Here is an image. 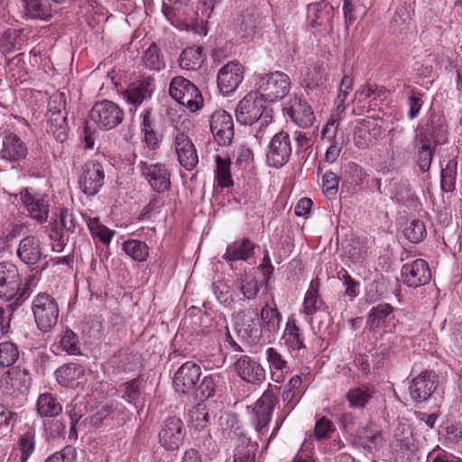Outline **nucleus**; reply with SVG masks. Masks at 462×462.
Listing matches in <instances>:
<instances>
[{
    "label": "nucleus",
    "mask_w": 462,
    "mask_h": 462,
    "mask_svg": "<svg viewBox=\"0 0 462 462\" xmlns=\"http://www.w3.org/2000/svg\"><path fill=\"white\" fill-rule=\"evenodd\" d=\"M43 245L34 235L22 238L16 249L17 257L27 265L36 264L42 257Z\"/></svg>",
    "instance_id": "bb28decb"
},
{
    "label": "nucleus",
    "mask_w": 462,
    "mask_h": 462,
    "mask_svg": "<svg viewBox=\"0 0 462 462\" xmlns=\"http://www.w3.org/2000/svg\"><path fill=\"white\" fill-rule=\"evenodd\" d=\"M333 7L327 0H319L307 5V21L318 32L332 29Z\"/></svg>",
    "instance_id": "f3484780"
},
{
    "label": "nucleus",
    "mask_w": 462,
    "mask_h": 462,
    "mask_svg": "<svg viewBox=\"0 0 462 462\" xmlns=\"http://www.w3.org/2000/svg\"><path fill=\"white\" fill-rule=\"evenodd\" d=\"M403 235L411 243L421 242L427 236L424 222L416 218L410 220L404 227Z\"/></svg>",
    "instance_id": "3c124183"
},
{
    "label": "nucleus",
    "mask_w": 462,
    "mask_h": 462,
    "mask_svg": "<svg viewBox=\"0 0 462 462\" xmlns=\"http://www.w3.org/2000/svg\"><path fill=\"white\" fill-rule=\"evenodd\" d=\"M291 89L289 76L282 71H273L262 75L257 81L256 92L267 103L284 98Z\"/></svg>",
    "instance_id": "20e7f679"
},
{
    "label": "nucleus",
    "mask_w": 462,
    "mask_h": 462,
    "mask_svg": "<svg viewBox=\"0 0 462 462\" xmlns=\"http://www.w3.org/2000/svg\"><path fill=\"white\" fill-rule=\"evenodd\" d=\"M173 146L179 163L187 171H192L199 162L194 143L184 133L177 131L173 137Z\"/></svg>",
    "instance_id": "aec40b11"
},
{
    "label": "nucleus",
    "mask_w": 462,
    "mask_h": 462,
    "mask_svg": "<svg viewBox=\"0 0 462 462\" xmlns=\"http://www.w3.org/2000/svg\"><path fill=\"white\" fill-rule=\"evenodd\" d=\"M324 82L325 78L321 69L309 68L302 79V86L308 90H313L322 86Z\"/></svg>",
    "instance_id": "338daca9"
},
{
    "label": "nucleus",
    "mask_w": 462,
    "mask_h": 462,
    "mask_svg": "<svg viewBox=\"0 0 462 462\" xmlns=\"http://www.w3.org/2000/svg\"><path fill=\"white\" fill-rule=\"evenodd\" d=\"M28 153L25 143L14 133L4 132L0 158L8 162L23 160Z\"/></svg>",
    "instance_id": "393cba45"
},
{
    "label": "nucleus",
    "mask_w": 462,
    "mask_h": 462,
    "mask_svg": "<svg viewBox=\"0 0 462 462\" xmlns=\"http://www.w3.org/2000/svg\"><path fill=\"white\" fill-rule=\"evenodd\" d=\"M204 58L200 47H188L180 56V67L187 70H196L203 64Z\"/></svg>",
    "instance_id": "37998d69"
},
{
    "label": "nucleus",
    "mask_w": 462,
    "mask_h": 462,
    "mask_svg": "<svg viewBox=\"0 0 462 462\" xmlns=\"http://www.w3.org/2000/svg\"><path fill=\"white\" fill-rule=\"evenodd\" d=\"M244 79V68L242 64L230 61L223 66L217 74V87L224 95L234 92Z\"/></svg>",
    "instance_id": "4be33fe9"
},
{
    "label": "nucleus",
    "mask_w": 462,
    "mask_h": 462,
    "mask_svg": "<svg viewBox=\"0 0 462 462\" xmlns=\"http://www.w3.org/2000/svg\"><path fill=\"white\" fill-rule=\"evenodd\" d=\"M353 79L348 75H345L342 78L338 88V93L335 99L336 112L337 115L343 113L346 110V101L349 96V93L353 89Z\"/></svg>",
    "instance_id": "603ef678"
},
{
    "label": "nucleus",
    "mask_w": 462,
    "mask_h": 462,
    "mask_svg": "<svg viewBox=\"0 0 462 462\" xmlns=\"http://www.w3.org/2000/svg\"><path fill=\"white\" fill-rule=\"evenodd\" d=\"M235 327L237 334L245 339L256 340L261 337L258 313L255 309H245L236 316Z\"/></svg>",
    "instance_id": "5701e85b"
},
{
    "label": "nucleus",
    "mask_w": 462,
    "mask_h": 462,
    "mask_svg": "<svg viewBox=\"0 0 462 462\" xmlns=\"http://www.w3.org/2000/svg\"><path fill=\"white\" fill-rule=\"evenodd\" d=\"M234 369L239 378L247 383L259 385L265 380V369L257 359L247 355L236 356Z\"/></svg>",
    "instance_id": "4468645a"
},
{
    "label": "nucleus",
    "mask_w": 462,
    "mask_h": 462,
    "mask_svg": "<svg viewBox=\"0 0 462 462\" xmlns=\"http://www.w3.org/2000/svg\"><path fill=\"white\" fill-rule=\"evenodd\" d=\"M25 15L32 19L48 21L51 14L48 7L43 6L41 0H23Z\"/></svg>",
    "instance_id": "5fc2aeb1"
},
{
    "label": "nucleus",
    "mask_w": 462,
    "mask_h": 462,
    "mask_svg": "<svg viewBox=\"0 0 462 462\" xmlns=\"http://www.w3.org/2000/svg\"><path fill=\"white\" fill-rule=\"evenodd\" d=\"M68 130L67 116L65 114L56 111L52 115H50L47 131L51 134L58 142L63 143L66 141Z\"/></svg>",
    "instance_id": "a19ab883"
},
{
    "label": "nucleus",
    "mask_w": 462,
    "mask_h": 462,
    "mask_svg": "<svg viewBox=\"0 0 462 462\" xmlns=\"http://www.w3.org/2000/svg\"><path fill=\"white\" fill-rule=\"evenodd\" d=\"M393 307L388 303L373 307L368 314L366 324L372 329L383 327L391 319Z\"/></svg>",
    "instance_id": "79ce46f5"
},
{
    "label": "nucleus",
    "mask_w": 462,
    "mask_h": 462,
    "mask_svg": "<svg viewBox=\"0 0 462 462\" xmlns=\"http://www.w3.org/2000/svg\"><path fill=\"white\" fill-rule=\"evenodd\" d=\"M260 317L261 332L264 331L274 335L279 331L282 314L279 312L277 308H273L269 304H265L261 310Z\"/></svg>",
    "instance_id": "c9c22d12"
},
{
    "label": "nucleus",
    "mask_w": 462,
    "mask_h": 462,
    "mask_svg": "<svg viewBox=\"0 0 462 462\" xmlns=\"http://www.w3.org/2000/svg\"><path fill=\"white\" fill-rule=\"evenodd\" d=\"M171 97L191 112L199 110L203 106V97L194 83L181 77H174L169 86Z\"/></svg>",
    "instance_id": "39448f33"
},
{
    "label": "nucleus",
    "mask_w": 462,
    "mask_h": 462,
    "mask_svg": "<svg viewBox=\"0 0 462 462\" xmlns=\"http://www.w3.org/2000/svg\"><path fill=\"white\" fill-rule=\"evenodd\" d=\"M281 341L291 354L299 353L307 347L303 333L293 318L287 319Z\"/></svg>",
    "instance_id": "c756f323"
},
{
    "label": "nucleus",
    "mask_w": 462,
    "mask_h": 462,
    "mask_svg": "<svg viewBox=\"0 0 462 462\" xmlns=\"http://www.w3.org/2000/svg\"><path fill=\"white\" fill-rule=\"evenodd\" d=\"M259 24V17L254 12L246 10L240 18V30L243 37L253 34Z\"/></svg>",
    "instance_id": "774afa93"
},
{
    "label": "nucleus",
    "mask_w": 462,
    "mask_h": 462,
    "mask_svg": "<svg viewBox=\"0 0 462 462\" xmlns=\"http://www.w3.org/2000/svg\"><path fill=\"white\" fill-rule=\"evenodd\" d=\"M210 130L220 145H229L234 138L232 116L225 110L215 111L210 118Z\"/></svg>",
    "instance_id": "412c9836"
},
{
    "label": "nucleus",
    "mask_w": 462,
    "mask_h": 462,
    "mask_svg": "<svg viewBox=\"0 0 462 462\" xmlns=\"http://www.w3.org/2000/svg\"><path fill=\"white\" fill-rule=\"evenodd\" d=\"M37 413L41 417H56L62 411L60 402L50 393L39 395L36 402Z\"/></svg>",
    "instance_id": "e433bc0d"
},
{
    "label": "nucleus",
    "mask_w": 462,
    "mask_h": 462,
    "mask_svg": "<svg viewBox=\"0 0 462 462\" xmlns=\"http://www.w3.org/2000/svg\"><path fill=\"white\" fill-rule=\"evenodd\" d=\"M31 384V378L26 369L15 366L7 370L0 378V388L5 396L19 399L24 396Z\"/></svg>",
    "instance_id": "1a4fd4ad"
},
{
    "label": "nucleus",
    "mask_w": 462,
    "mask_h": 462,
    "mask_svg": "<svg viewBox=\"0 0 462 462\" xmlns=\"http://www.w3.org/2000/svg\"><path fill=\"white\" fill-rule=\"evenodd\" d=\"M60 348L68 353L69 355H79L80 345L76 333L70 329H66L60 336L59 340Z\"/></svg>",
    "instance_id": "13d9d810"
},
{
    "label": "nucleus",
    "mask_w": 462,
    "mask_h": 462,
    "mask_svg": "<svg viewBox=\"0 0 462 462\" xmlns=\"http://www.w3.org/2000/svg\"><path fill=\"white\" fill-rule=\"evenodd\" d=\"M385 90L383 87L376 84H366L358 89L354 96L353 103L358 109L356 114H361L365 110L377 106L385 98ZM356 113V108H354Z\"/></svg>",
    "instance_id": "b1692460"
},
{
    "label": "nucleus",
    "mask_w": 462,
    "mask_h": 462,
    "mask_svg": "<svg viewBox=\"0 0 462 462\" xmlns=\"http://www.w3.org/2000/svg\"><path fill=\"white\" fill-rule=\"evenodd\" d=\"M394 199L398 203L405 205L407 207H415L417 204V197L411 191L409 185L399 184L394 189Z\"/></svg>",
    "instance_id": "0e129e2a"
},
{
    "label": "nucleus",
    "mask_w": 462,
    "mask_h": 462,
    "mask_svg": "<svg viewBox=\"0 0 462 462\" xmlns=\"http://www.w3.org/2000/svg\"><path fill=\"white\" fill-rule=\"evenodd\" d=\"M217 169H216V181L221 188H228L233 185V180L230 173V160L229 158H223L220 155L215 157Z\"/></svg>",
    "instance_id": "09e8293b"
},
{
    "label": "nucleus",
    "mask_w": 462,
    "mask_h": 462,
    "mask_svg": "<svg viewBox=\"0 0 462 462\" xmlns=\"http://www.w3.org/2000/svg\"><path fill=\"white\" fill-rule=\"evenodd\" d=\"M236 117L238 123L244 125H251L258 120H262L260 130L255 136L260 138L263 126H266L273 118V110L269 109L266 102L256 91L246 94L237 104Z\"/></svg>",
    "instance_id": "f257e3e1"
},
{
    "label": "nucleus",
    "mask_w": 462,
    "mask_h": 462,
    "mask_svg": "<svg viewBox=\"0 0 462 462\" xmlns=\"http://www.w3.org/2000/svg\"><path fill=\"white\" fill-rule=\"evenodd\" d=\"M257 444L246 435H241L234 450V462H254Z\"/></svg>",
    "instance_id": "ea45409f"
},
{
    "label": "nucleus",
    "mask_w": 462,
    "mask_h": 462,
    "mask_svg": "<svg viewBox=\"0 0 462 462\" xmlns=\"http://www.w3.org/2000/svg\"><path fill=\"white\" fill-rule=\"evenodd\" d=\"M277 397L272 390H266L255 402L253 412V424L259 434H263L272 418Z\"/></svg>",
    "instance_id": "6ab92c4d"
},
{
    "label": "nucleus",
    "mask_w": 462,
    "mask_h": 462,
    "mask_svg": "<svg viewBox=\"0 0 462 462\" xmlns=\"http://www.w3.org/2000/svg\"><path fill=\"white\" fill-rule=\"evenodd\" d=\"M153 91V79L144 78L132 83L123 93L125 99L134 106H140L145 99L151 97Z\"/></svg>",
    "instance_id": "473e14b6"
},
{
    "label": "nucleus",
    "mask_w": 462,
    "mask_h": 462,
    "mask_svg": "<svg viewBox=\"0 0 462 462\" xmlns=\"http://www.w3.org/2000/svg\"><path fill=\"white\" fill-rule=\"evenodd\" d=\"M292 153L291 139L288 132L280 131L270 140L266 148V162L270 167L282 168Z\"/></svg>",
    "instance_id": "6e6552de"
},
{
    "label": "nucleus",
    "mask_w": 462,
    "mask_h": 462,
    "mask_svg": "<svg viewBox=\"0 0 462 462\" xmlns=\"http://www.w3.org/2000/svg\"><path fill=\"white\" fill-rule=\"evenodd\" d=\"M123 250L134 261L143 262L149 254V248L144 242L130 239L123 244Z\"/></svg>",
    "instance_id": "8fccbe9b"
},
{
    "label": "nucleus",
    "mask_w": 462,
    "mask_h": 462,
    "mask_svg": "<svg viewBox=\"0 0 462 462\" xmlns=\"http://www.w3.org/2000/svg\"><path fill=\"white\" fill-rule=\"evenodd\" d=\"M32 310L37 328L42 332L51 331L57 324L60 309L57 300L46 292L39 293L32 300Z\"/></svg>",
    "instance_id": "7ed1b4c3"
},
{
    "label": "nucleus",
    "mask_w": 462,
    "mask_h": 462,
    "mask_svg": "<svg viewBox=\"0 0 462 462\" xmlns=\"http://www.w3.org/2000/svg\"><path fill=\"white\" fill-rule=\"evenodd\" d=\"M139 166L142 176L154 191L162 193L170 189L171 172L165 164L140 162Z\"/></svg>",
    "instance_id": "f8f14e48"
},
{
    "label": "nucleus",
    "mask_w": 462,
    "mask_h": 462,
    "mask_svg": "<svg viewBox=\"0 0 462 462\" xmlns=\"http://www.w3.org/2000/svg\"><path fill=\"white\" fill-rule=\"evenodd\" d=\"M372 393L369 389L353 388L346 393V399L349 402V406L355 409L364 408L370 399Z\"/></svg>",
    "instance_id": "052dcab7"
},
{
    "label": "nucleus",
    "mask_w": 462,
    "mask_h": 462,
    "mask_svg": "<svg viewBox=\"0 0 462 462\" xmlns=\"http://www.w3.org/2000/svg\"><path fill=\"white\" fill-rule=\"evenodd\" d=\"M20 198L32 219L41 225L47 222L50 208L47 195L28 187L20 191Z\"/></svg>",
    "instance_id": "9d476101"
},
{
    "label": "nucleus",
    "mask_w": 462,
    "mask_h": 462,
    "mask_svg": "<svg viewBox=\"0 0 462 462\" xmlns=\"http://www.w3.org/2000/svg\"><path fill=\"white\" fill-rule=\"evenodd\" d=\"M88 405L84 399L76 398L67 407L66 412L71 420V429L87 415Z\"/></svg>",
    "instance_id": "680f3d73"
},
{
    "label": "nucleus",
    "mask_w": 462,
    "mask_h": 462,
    "mask_svg": "<svg viewBox=\"0 0 462 462\" xmlns=\"http://www.w3.org/2000/svg\"><path fill=\"white\" fill-rule=\"evenodd\" d=\"M326 308V304L319 294V281L318 278L313 279L310 281L305 293L300 312L305 315V319L311 325L314 314L324 310Z\"/></svg>",
    "instance_id": "cd10ccee"
},
{
    "label": "nucleus",
    "mask_w": 462,
    "mask_h": 462,
    "mask_svg": "<svg viewBox=\"0 0 462 462\" xmlns=\"http://www.w3.org/2000/svg\"><path fill=\"white\" fill-rule=\"evenodd\" d=\"M413 6L411 0H404L395 10L391 22V27L394 32L405 30L411 20Z\"/></svg>",
    "instance_id": "4c0bfd02"
},
{
    "label": "nucleus",
    "mask_w": 462,
    "mask_h": 462,
    "mask_svg": "<svg viewBox=\"0 0 462 462\" xmlns=\"http://www.w3.org/2000/svg\"><path fill=\"white\" fill-rule=\"evenodd\" d=\"M339 122L337 119L329 120L321 131V140L328 144L325 152V162L333 163L339 157L346 141L343 133H338Z\"/></svg>",
    "instance_id": "2eb2a0df"
},
{
    "label": "nucleus",
    "mask_w": 462,
    "mask_h": 462,
    "mask_svg": "<svg viewBox=\"0 0 462 462\" xmlns=\"http://www.w3.org/2000/svg\"><path fill=\"white\" fill-rule=\"evenodd\" d=\"M86 223L93 239H98L106 245L111 243L115 232L103 225L98 217H88Z\"/></svg>",
    "instance_id": "a18cd8bd"
},
{
    "label": "nucleus",
    "mask_w": 462,
    "mask_h": 462,
    "mask_svg": "<svg viewBox=\"0 0 462 462\" xmlns=\"http://www.w3.org/2000/svg\"><path fill=\"white\" fill-rule=\"evenodd\" d=\"M21 274L16 265L9 262L0 263V298L6 301L13 300L16 306L27 300L25 290L19 291Z\"/></svg>",
    "instance_id": "f03ea898"
},
{
    "label": "nucleus",
    "mask_w": 462,
    "mask_h": 462,
    "mask_svg": "<svg viewBox=\"0 0 462 462\" xmlns=\"http://www.w3.org/2000/svg\"><path fill=\"white\" fill-rule=\"evenodd\" d=\"M35 430L32 428H27L18 439V449L21 453L20 462H27L31 455L35 450Z\"/></svg>",
    "instance_id": "49530a36"
},
{
    "label": "nucleus",
    "mask_w": 462,
    "mask_h": 462,
    "mask_svg": "<svg viewBox=\"0 0 462 462\" xmlns=\"http://www.w3.org/2000/svg\"><path fill=\"white\" fill-rule=\"evenodd\" d=\"M189 423L197 430H202L208 424L209 414L204 403H199L189 412Z\"/></svg>",
    "instance_id": "864d4df0"
},
{
    "label": "nucleus",
    "mask_w": 462,
    "mask_h": 462,
    "mask_svg": "<svg viewBox=\"0 0 462 462\" xmlns=\"http://www.w3.org/2000/svg\"><path fill=\"white\" fill-rule=\"evenodd\" d=\"M186 432L180 418L172 416L166 418L159 431V442L168 450H176L182 444Z\"/></svg>",
    "instance_id": "ddd939ff"
},
{
    "label": "nucleus",
    "mask_w": 462,
    "mask_h": 462,
    "mask_svg": "<svg viewBox=\"0 0 462 462\" xmlns=\"http://www.w3.org/2000/svg\"><path fill=\"white\" fill-rule=\"evenodd\" d=\"M124 110L115 102L107 99L97 101L92 106L89 118L100 130L115 129L124 120Z\"/></svg>",
    "instance_id": "423d86ee"
},
{
    "label": "nucleus",
    "mask_w": 462,
    "mask_h": 462,
    "mask_svg": "<svg viewBox=\"0 0 462 462\" xmlns=\"http://www.w3.org/2000/svg\"><path fill=\"white\" fill-rule=\"evenodd\" d=\"M219 430H221L224 438L234 439L236 441L241 435H245L238 425L237 419L233 413H224L219 418Z\"/></svg>",
    "instance_id": "c03bdc74"
},
{
    "label": "nucleus",
    "mask_w": 462,
    "mask_h": 462,
    "mask_svg": "<svg viewBox=\"0 0 462 462\" xmlns=\"http://www.w3.org/2000/svg\"><path fill=\"white\" fill-rule=\"evenodd\" d=\"M414 148L416 149V162L421 172L430 170L435 145L431 137L426 133L420 132L414 137Z\"/></svg>",
    "instance_id": "c85d7f7f"
},
{
    "label": "nucleus",
    "mask_w": 462,
    "mask_h": 462,
    "mask_svg": "<svg viewBox=\"0 0 462 462\" xmlns=\"http://www.w3.org/2000/svg\"><path fill=\"white\" fill-rule=\"evenodd\" d=\"M219 376L217 374H209L205 376L200 383L197 384L193 393H195L196 398L208 399L209 397L213 396L216 392L217 382Z\"/></svg>",
    "instance_id": "bf43d9fd"
},
{
    "label": "nucleus",
    "mask_w": 462,
    "mask_h": 462,
    "mask_svg": "<svg viewBox=\"0 0 462 462\" xmlns=\"http://www.w3.org/2000/svg\"><path fill=\"white\" fill-rule=\"evenodd\" d=\"M130 419V413L126 408L116 400H109L101 403L96 411L85 418V420L97 428L102 425L125 423Z\"/></svg>",
    "instance_id": "0eeeda50"
},
{
    "label": "nucleus",
    "mask_w": 462,
    "mask_h": 462,
    "mask_svg": "<svg viewBox=\"0 0 462 462\" xmlns=\"http://www.w3.org/2000/svg\"><path fill=\"white\" fill-rule=\"evenodd\" d=\"M85 374L83 365L70 362L60 366L55 371V377L60 385L74 388L82 383Z\"/></svg>",
    "instance_id": "7c9ffc66"
},
{
    "label": "nucleus",
    "mask_w": 462,
    "mask_h": 462,
    "mask_svg": "<svg viewBox=\"0 0 462 462\" xmlns=\"http://www.w3.org/2000/svg\"><path fill=\"white\" fill-rule=\"evenodd\" d=\"M239 290L246 300H254L259 293L260 287L256 278L249 273H244L239 279Z\"/></svg>",
    "instance_id": "6e6d98bb"
},
{
    "label": "nucleus",
    "mask_w": 462,
    "mask_h": 462,
    "mask_svg": "<svg viewBox=\"0 0 462 462\" xmlns=\"http://www.w3.org/2000/svg\"><path fill=\"white\" fill-rule=\"evenodd\" d=\"M19 358L18 346L9 341L0 343V368L12 366Z\"/></svg>",
    "instance_id": "4d7b16f0"
},
{
    "label": "nucleus",
    "mask_w": 462,
    "mask_h": 462,
    "mask_svg": "<svg viewBox=\"0 0 462 462\" xmlns=\"http://www.w3.org/2000/svg\"><path fill=\"white\" fill-rule=\"evenodd\" d=\"M255 245L247 238L236 240L227 245L222 258L227 263L247 261L253 254Z\"/></svg>",
    "instance_id": "72a5a7b5"
},
{
    "label": "nucleus",
    "mask_w": 462,
    "mask_h": 462,
    "mask_svg": "<svg viewBox=\"0 0 462 462\" xmlns=\"http://www.w3.org/2000/svg\"><path fill=\"white\" fill-rule=\"evenodd\" d=\"M286 111L292 121L302 128L311 126L314 122L315 117L311 106L300 97H295L291 99Z\"/></svg>",
    "instance_id": "2f4dec72"
},
{
    "label": "nucleus",
    "mask_w": 462,
    "mask_h": 462,
    "mask_svg": "<svg viewBox=\"0 0 462 462\" xmlns=\"http://www.w3.org/2000/svg\"><path fill=\"white\" fill-rule=\"evenodd\" d=\"M437 379L433 373L422 372L412 379L409 385L411 399L415 402L427 401L437 388Z\"/></svg>",
    "instance_id": "a878e982"
},
{
    "label": "nucleus",
    "mask_w": 462,
    "mask_h": 462,
    "mask_svg": "<svg viewBox=\"0 0 462 462\" xmlns=\"http://www.w3.org/2000/svg\"><path fill=\"white\" fill-rule=\"evenodd\" d=\"M60 217L62 226L68 232L77 233L81 230L79 219L83 217V216L76 215L68 208H62L60 209Z\"/></svg>",
    "instance_id": "69168bd1"
},
{
    "label": "nucleus",
    "mask_w": 462,
    "mask_h": 462,
    "mask_svg": "<svg viewBox=\"0 0 462 462\" xmlns=\"http://www.w3.org/2000/svg\"><path fill=\"white\" fill-rule=\"evenodd\" d=\"M357 437L370 449L379 448L385 441L381 428L374 423L361 428L357 431Z\"/></svg>",
    "instance_id": "f704fd0d"
},
{
    "label": "nucleus",
    "mask_w": 462,
    "mask_h": 462,
    "mask_svg": "<svg viewBox=\"0 0 462 462\" xmlns=\"http://www.w3.org/2000/svg\"><path fill=\"white\" fill-rule=\"evenodd\" d=\"M105 182V171L101 163L95 161L87 162L81 168L79 186L87 196H95Z\"/></svg>",
    "instance_id": "9b49d317"
},
{
    "label": "nucleus",
    "mask_w": 462,
    "mask_h": 462,
    "mask_svg": "<svg viewBox=\"0 0 462 462\" xmlns=\"http://www.w3.org/2000/svg\"><path fill=\"white\" fill-rule=\"evenodd\" d=\"M401 275L403 283L411 288H418L428 284L431 279V272L424 259H416L402 265Z\"/></svg>",
    "instance_id": "a211bd4d"
},
{
    "label": "nucleus",
    "mask_w": 462,
    "mask_h": 462,
    "mask_svg": "<svg viewBox=\"0 0 462 462\" xmlns=\"http://www.w3.org/2000/svg\"><path fill=\"white\" fill-rule=\"evenodd\" d=\"M457 178V161L449 159L445 165L441 163L440 188L444 192H453L456 189Z\"/></svg>",
    "instance_id": "58836bf2"
},
{
    "label": "nucleus",
    "mask_w": 462,
    "mask_h": 462,
    "mask_svg": "<svg viewBox=\"0 0 462 462\" xmlns=\"http://www.w3.org/2000/svg\"><path fill=\"white\" fill-rule=\"evenodd\" d=\"M265 356L271 370L283 373L289 369L287 360L276 348L268 347L265 350Z\"/></svg>",
    "instance_id": "e2e57ef3"
},
{
    "label": "nucleus",
    "mask_w": 462,
    "mask_h": 462,
    "mask_svg": "<svg viewBox=\"0 0 462 462\" xmlns=\"http://www.w3.org/2000/svg\"><path fill=\"white\" fill-rule=\"evenodd\" d=\"M142 61L143 66L150 70L160 71L165 67V62L161 54V50L154 42H152L144 51Z\"/></svg>",
    "instance_id": "de8ad7c7"
},
{
    "label": "nucleus",
    "mask_w": 462,
    "mask_h": 462,
    "mask_svg": "<svg viewBox=\"0 0 462 462\" xmlns=\"http://www.w3.org/2000/svg\"><path fill=\"white\" fill-rule=\"evenodd\" d=\"M201 376V368L199 365L185 362L174 374L173 387L177 393L182 394L193 393Z\"/></svg>",
    "instance_id": "dca6fc26"
}]
</instances>
